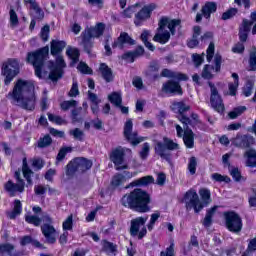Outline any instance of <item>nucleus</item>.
<instances>
[{
  "label": "nucleus",
  "instance_id": "55",
  "mask_svg": "<svg viewBox=\"0 0 256 256\" xmlns=\"http://www.w3.org/2000/svg\"><path fill=\"white\" fill-rule=\"evenodd\" d=\"M150 150H151V146L149 145V143L145 142L142 145V150L140 151L141 159H146L147 157H149V151Z\"/></svg>",
  "mask_w": 256,
  "mask_h": 256
},
{
  "label": "nucleus",
  "instance_id": "29",
  "mask_svg": "<svg viewBox=\"0 0 256 256\" xmlns=\"http://www.w3.org/2000/svg\"><path fill=\"white\" fill-rule=\"evenodd\" d=\"M65 47H67L66 41L52 40L50 46L51 55H59V53H61Z\"/></svg>",
  "mask_w": 256,
  "mask_h": 256
},
{
  "label": "nucleus",
  "instance_id": "62",
  "mask_svg": "<svg viewBox=\"0 0 256 256\" xmlns=\"http://www.w3.org/2000/svg\"><path fill=\"white\" fill-rule=\"evenodd\" d=\"M69 97H77L79 95V84L77 81H73L72 87L68 93Z\"/></svg>",
  "mask_w": 256,
  "mask_h": 256
},
{
  "label": "nucleus",
  "instance_id": "45",
  "mask_svg": "<svg viewBox=\"0 0 256 256\" xmlns=\"http://www.w3.org/2000/svg\"><path fill=\"white\" fill-rule=\"evenodd\" d=\"M25 221L26 223H30V225H34V227H39V225H41V218L37 215H26Z\"/></svg>",
  "mask_w": 256,
  "mask_h": 256
},
{
  "label": "nucleus",
  "instance_id": "50",
  "mask_svg": "<svg viewBox=\"0 0 256 256\" xmlns=\"http://www.w3.org/2000/svg\"><path fill=\"white\" fill-rule=\"evenodd\" d=\"M47 115L51 123H56V125H65V123H67L64 119L61 118V116H57L51 113H48Z\"/></svg>",
  "mask_w": 256,
  "mask_h": 256
},
{
  "label": "nucleus",
  "instance_id": "7",
  "mask_svg": "<svg viewBox=\"0 0 256 256\" xmlns=\"http://www.w3.org/2000/svg\"><path fill=\"white\" fill-rule=\"evenodd\" d=\"M19 71V61L17 59H8L6 62H4L1 72L5 77L4 85H10L11 81H13Z\"/></svg>",
  "mask_w": 256,
  "mask_h": 256
},
{
  "label": "nucleus",
  "instance_id": "47",
  "mask_svg": "<svg viewBox=\"0 0 256 256\" xmlns=\"http://www.w3.org/2000/svg\"><path fill=\"white\" fill-rule=\"evenodd\" d=\"M199 195L205 205H209V203H211V192L208 189H201L199 191Z\"/></svg>",
  "mask_w": 256,
  "mask_h": 256
},
{
  "label": "nucleus",
  "instance_id": "2",
  "mask_svg": "<svg viewBox=\"0 0 256 256\" xmlns=\"http://www.w3.org/2000/svg\"><path fill=\"white\" fill-rule=\"evenodd\" d=\"M120 203L123 207L137 211V213H149L151 211V207H149L151 196L143 189L136 188L125 194Z\"/></svg>",
  "mask_w": 256,
  "mask_h": 256
},
{
  "label": "nucleus",
  "instance_id": "21",
  "mask_svg": "<svg viewBox=\"0 0 256 256\" xmlns=\"http://www.w3.org/2000/svg\"><path fill=\"white\" fill-rule=\"evenodd\" d=\"M105 23L98 22L95 26L87 27L82 33L92 39H99L105 33Z\"/></svg>",
  "mask_w": 256,
  "mask_h": 256
},
{
  "label": "nucleus",
  "instance_id": "19",
  "mask_svg": "<svg viewBox=\"0 0 256 256\" xmlns=\"http://www.w3.org/2000/svg\"><path fill=\"white\" fill-rule=\"evenodd\" d=\"M4 189L9 193L10 197H15L17 193H23V191H25V182L23 180H19L15 184L10 180L4 184Z\"/></svg>",
  "mask_w": 256,
  "mask_h": 256
},
{
  "label": "nucleus",
  "instance_id": "8",
  "mask_svg": "<svg viewBox=\"0 0 256 256\" xmlns=\"http://www.w3.org/2000/svg\"><path fill=\"white\" fill-rule=\"evenodd\" d=\"M183 201L185 203L187 211H191V209H194L196 213H199L205 207L203 205V202L199 200V195L193 189L188 190L185 193Z\"/></svg>",
  "mask_w": 256,
  "mask_h": 256
},
{
  "label": "nucleus",
  "instance_id": "20",
  "mask_svg": "<svg viewBox=\"0 0 256 256\" xmlns=\"http://www.w3.org/2000/svg\"><path fill=\"white\" fill-rule=\"evenodd\" d=\"M215 69L211 65H205L202 71L203 79H213L212 71L215 70L216 73L221 71V55L216 54L214 57Z\"/></svg>",
  "mask_w": 256,
  "mask_h": 256
},
{
  "label": "nucleus",
  "instance_id": "48",
  "mask_svg": "<svg viewBox=\"0 0 256 256\" xmlns=\"http://www.w3.org/2000/svg\"><path fill=\"white\" fill-rule=\"evenodd\" d=\"M245 111H247V107L240 106L235 108L233 111L229 112L228 116L230 117V119H237L239 115L245 113Z\"/></svg>",
  "mask_w": 256,
  "mask_h": 256
},
{
  "label": "nucleus",
  "instance_id": "49",
  "mask_svg": "<svg viewBox=\"0 0 256 256\" xmlns=\"http://www.w3.org/2000/svg\"><path fill=\"white\" fill-rule=\"evenodd\" d=\"M70 151H71V147L61 148L56 157V165H59V163H61V161L65 159V156L67 155V153H70Z\"/></svg>",
  "mask_w": 256,
  "mask_h": 256
},
{
  "label": "nucleus",
  "instance_id": "1",
  "mask_svg": "<svg viewBox=\"0 0 256 256\" xmlns=\"http://www.w3.org/2000/svg\"><path fill=\"white\" fill-rule=\"evenodd\" d=\"M7 98L13 99L21 109L35 111L37 97L35 96V85L30 80L18 79L15 82L12 92L8 93Z\"/></svg>",
  "mask_w": 256,
  "mask_h": 256
},
{
  "label": "nucleus",
  "instance_id": "39",
  "mask_svg": "<svg viewBox=\"0 0 256 256\" xmlns=\"http://www.w3.org/2000/svg\"><path fill=\"white\" fill-rule=\"evenodd\" d=\"M66 55L71 59L72 63H79V49L77 48H67Z\"/></svg>",
  "mask_w": 256,
  "mask_h": 256
},
{
  "label": "nucleus",
  "instance_id": "14",
  "mask_svg": "<svg viewBox=\"0 0 256 256\" xmlns=\"http://www.w3.org/2000/svg\"><path fill=\"white\" fill-rule=\"evenodd\" d=\"M208 85L211 91V96H210L211 106L218 113H223V111H225V105H223V99H221V95H219V91L217 90V87H215V84H212L211 82H208Z\"/></svg>",
  "mask_w": 256,
  "mask_h": 256
},
{
  "label": "nucleus",
  "instance_id": "34",
  "mask_svg": "<svg viewBox=\"0 0 256 256\" xmlns=\"http://www.w3.org/2000/svg\"><path fill=\"white\" fill-rule=\"evenodd\" d=\"M29 244L33 245L34 247H37L38 249H45V246L41 244V242L33 239V237L23 236L20 240V245H22V247H25V245Z\"/></svg>",
  "mask_w": 256,
  "mask_h": 256
},
{
  "label": "nucleus",
  "instance_id": "15",
  "mask_svg": "<svg viewBox=\"0 0 256 256\" xmlns=\"http://www.w3.org/2000/svg\"><path fill=\"white\" fill-rule=\"evenodd\" d=\"M124 137L127 141H130L132 145H139L145 141L144 137H139L137 132H133V121L127 120L124 125Z\"/></svg>",
  "mask_w": 256,
  "mask_h": 256
},
{
  "label": "nucleus",
  "instance_id": "4",
  "mask_svg": "<svg viewBox=\"0 0 256 256\" xmlns=\"http://www.w3.org/2000/svg\"><path fill=\"white\" fill-rule=\"evenodd\" d=\"M153 143L155 154L164 159V161L171 163V151H177L179 149V144L167 136H164L162 141L154 139Z\"/></svg>",
  "mask_w": 256,
  "mask_h": 256
},
{
  "label": "nucleus",
  "instance_id": "26",
  "mask_svg": "<svg viewBox=\"0 0 256 256\" xmlns=\"http://www.w3.org/2000/svg\"><path fill=\"white\" fill-rule=\"evenodd\" d=\"M253 26V22H249V20L244 19L242 21V26L239 30V39L242 43H245L247 41V38L249 37V31H251V27Z\"/></svg>",
  "mask_w": 256,
  "mask_h": 256
},
{
  "label": "nucleus",
  "instance_id": "23",
  "mask_svg": "<svg viewBox=\"0 0 256 256\" xmlns=\"http://www.w3.org/2000/svg\"><path fill=\"white\" fill-rule=\"evenodd\" d=\"M126 43L128 45H135V40H133V38H131L127 32H122L117 40L112 44V47L113 49L117 47L118 49H124Z\"/></svg>",
  "mask_w": 256,
  "mask_h": 256
},
{
  "label": "nucleus",
  "instance_id": "54",
  "mask_svg": "<svg viewBox=\"0 0 256 256\" xmlns=\"http://www.w3.org/2000/svg\"><path fill=\"white\" fill-rule=\"evenodd\" d=\"M160 256H175V242L171 241L170 246L166 248V251H162Z\"/></svg>",
  "mask_w": 256,
  "mask_h": 256
},
{
  "label": "nucleus",
  "instance_id": "33",
  "mask_svg": "<svg viewBox=\"0 0 256 256\" xmlns=\"http://www.w3.org/2000/svg\"><path fill=\"white\" fill-rule=\"evenodd\" d=\"M81 37H82V45H83L84 51H86V53L88 54H91L93 45H95L93 38H91V36H87V34H84L83 32L81 33Z\"/></svg>",
  "mask_w": 256,
  "mask_h": 256
},
{
  "label": "nucleus",
  "instance_id": "31",
  "mask_svg": "<svg viewBox=\"0 0 256 256\" xmlns=\"http://www.w3.org/2000/svg\"><path fill=\"white\" fill-rule=\"evenodd\" d=\"M87 115V112L83 110L81 107L74 108L71 111V119L72 123H81L83 119H85V116Z\"/></svg>",
  "mask_w": 256,
  "mask_h": 256
},
{
  "label": "nucleus",
  "instance_id": "27",
  "mask_svg": "<svg viewBox=\"0 0 256 256\" xmlns=\"http://www.w3.org/2000/svg\"><path fill=\"white\" fill-rule=\"evenodd\" d=\"M160 76L166 77L168 79H177L178 81H187V79H189V77H187V75H185L183 73L172 71L170 69H163L161 71Z\"/></svg>",
  "mask_w": 256,
  "mask_h": 256
},
{
  "label": "nucleus",
  "instance_id": "11",
  "mask_svg": "<svg viewBox=\"0 0 256 256\" xmlns=\"http://www.w3.org/2000/svg\"><path fill=\"white\" fill-rule=\"evenodd\" d=\"M147 219H149V217L145 216L137 217L131 220L130 235L132 237H138V239H143V237L147 235V227H145Z\"/></svg>",
  "mask_w": 256,
  "mask_h": 256
},
{
  "label": "nucleus",
  "instance_id": "37",
  "mask_svg": "<svg viewBox=\"0 0 256 256\" xmlns=\"http://www.w3.org/2000/svg\"><path fill=\"white\" fill-rule=\"evenodd\" d=\"M215 211H217V206H214L207 210L206 216L202 222V224L207 228L211 227V223H213V215H215Z\"/></svg>",
  "mask_w": 256,
  "mask_h": 256
},
{
  "label": "nucleus",
  "instance_id": "22",
  "mask_svg": "<svg viewBox=\"0 0 256 256\" xmlns=\"http://www.w3.org/2000/svg\"><path fill=\"white\" fill-rule=\"evenodd\" d=\"M157 8V5L150 4L148 6H144L137 14H136V20L134 21L135 25L139 27L141 25V21H145V19H149L151 17V13L155 11Z\"/></svg>",
  "mask_w": 256,
  "mask_h": 256
},
{
  "label": "nucleus",
  "instance_id": "59",
  "mask_svg": "<svg viewBox=\"0 0 256 256\" xmlns=\"http://www.w3.org/2000/svg\"><path fill=\"white\" fill-rule=\"evenodd\" d=\"M237 8H230L228 11L222 14L223 21H227V19H231V17H235L237 15Z\"/></svg>",
  "mask_w": 256,
  "mask_h": 256
},
{
  "label": "nucleus",
  "instance_id": "32",
  "mask_svg": "<svg viewBox=\"0 0 256 256\" xmlns=\"http://www.w3.org/2000/svg\"><path fill=\"white\" fill-rule=\"evenodd\" d=\"M189 109H191V106L185 104V102H174L172 104V111L179 113L178 120L180 117H185L183 113L189 111Z\"/></svg>",
  "mask_w": 256,
  "mask_h": 256
},
{
  "label": "nucleus",
  "instance_id": "12",
  "mask_svg": "<svg viewBox=\"0 0 256 256\" xmlns=\"http://www.w3.org/2000/svg\"><path fill=\"white\" fill-rule=\"evenodd\" d=\"M66 64L63 56L58 55L56 57V64L52 61L48 63V68L50 69L49 79L51 81H57L63 77V69H65Z\"/></svg>",
  "mask_w": 256,
  "mask_h": 256
},
{
  "label": "nucleus",
  "instance_id": "40",
  "mask_svg": "<svg viewBox=\"0 0 256 256\" xmlns=\"http://www.w3.org/2000/svg\"><path fill=\"white\" fill-rule=\"evenodd\" d=\"M21 211H22L21 201L15 200L13 211L8 213L9 219H15L17 215H21Z\"/></svg>",
  "mask_w": 256,
  "mask_h": 256
},
{
  "label": "nucleus",
  "instance_id": "36",
  "mask_svg": "<svg viewBox=\"0 0 256 256\" xmlns=\"http://www.w3.org/2000/svg\"><path fill=\"white\" fill-rule=\"evenodd\" d=\"M244 157L247 158V167H256V150L250 149L244 153Z\"/></svg>",
  "mask_w": 256,
  "mask_h": 256
},
{
  "label": "nucleus",
  "instance_id": "43",
  "mask_svg": "<svg viewBox=\"0 0 256 256\" xmlns=\"http://www.w3.org/2000/svg\"><path fill=\"white\" fill-rule=\"evenodd\" d=\"M78 105L77 100H67L60 104L62 111H69V109H75Z\"/></svg>",
  "mask_w": 256,
  "mask_h": 256
},
{
  "label": "nucleus",
  "instance_id": "53",
  "mask_svg": "<svg viewBox=\"0 0 256 256\" xmlns=\"http://www.w3.org/2000/svg\"><path fill=\"white\" fill-rule=\"evenodd\" d=\"M212 179L214 181H217L218 183H229V181H231V178H229L228 176H223L219 173L212 174Z\"/></svg>",
  "mask_w": 256,
  "mask_h": 256
},
{
  "label": "nucleus",
  "instance_id": "28",
  "mask_svg": "<svg viewBox=\"0 0 256 256\" xmlns=\"http://www.w3.org/2000/svg\"><path fill=\"white\" fill-rule=\"evenodd\" d=\"M153 183H155V178H153V176L148 175L137 180H134L132 183L129 184V186L126 187V189H129V187H145Z\"/></svg>",
  "mask_w": 256,
  "mask_h": 256
},
{
  "label": "nucleus",
  "instance_id": "18",
  "mask_svg": "<svg viewBox=\"0 0 256 256\" xmlns=\"http://www.w3.org/2000/svg\"><path fill=\"white\" fill-rule=\"evenodd\" d=\"M161 91L162 93H166V95H183L181 84L173 80H168L163 83Z\"/></svg>",
  "mask_w": 256,
  "mask_h": 256
},
{
  "label": "nucleus",
  "instance_id": "44",
  "mask_svg": "<svg viewBox=\"0 0 256 256\" xmlns=\"http://www.w3.org/2000/svg\"><path fill=\"white\" fill-rule=\"evenodd\" d=\"M53 143V139H51V136L45 135L43 138H40L38 140V147L39 149H45V147H49Z\"/></svg>",
  "mask_w": 256,
  "mask_h": 256
},
{
  "label": "nucleus",
  "instance_id": "57",
  "mask_svg": "<svg viewBox=\"0 0 256 256\" xmlns=\"http://www.w3.org/2000/svg\"><path fill=\"white\" fill-rule=\"evenodd\" d=\"M136 7H140V4L136 3L135 5L128 7L126 10L123 11V16L127 17V18L133 17V13H135V11H137V10H135Z\"/></svg>",
  "mask_w": 256,
  "mask_h": 256
},
{
  "label": "nucleus",
  "instance_id": "30",
  "mask_svg": "<svg viewBox=\"0 0 256 256\" xmlns=\"http://www.w3.org/2000/svg\"><path fill=\"white\" fill-rule=\"evenodd\" d=\"M217 11V3L216 2H206L201 9L203 17L205 19H210L211 14Z\"/></svg>",
  "mask_w": 256,
  "mask_h": 256
},
{
  "label": "nucleus",
  "instance_id": "16",
  "mask_svg": "<svg viewBox=\"0 0 256 256\" xmlns=\"http://www.w3.org/2000/svg\"><path fill=\"white\" fill-rule=\"evenodd\" d=\"M231 143L239 149H248V147L255 144V138L251 135L237 134L236 137L231 139Z\"/></svg>",
  "mask_w": 256,
  "mask_h": 256
},
{
  "label": "nucleus",
  "instance_id": "63",
  "mask_svg": "<svg viewBox=\"0 0 256 256\" xmlns=\"http://www.w3.org/2000/svg\"><path fill=\"white\" fill-rule=\"evenodd\" d=\"M49 31H50L49 25H45V26L41 29L40 36H41V39H42L43 41H49Z\"/></svg>",
  "mask_w": 256,
  "mask_h": 256
},
{
  "label": "nucleus",
  "instance_id": "17",
  "mask_svg": "<svg viewBox=\"0 0 256 256\" xmlns=\"http://www.w3.org/2000/svg\"><path fill=\"white\" fill-rule=\"evenodd\" d=\"M41 232L42 235H44L46 239V243L49 245H55L57 243V229H55V226L53 224H43L41 226Z\"/></svg>",
  "mask_w": 256,
  "mask_h": 256
},
{
  "label": "nucleus",
  "instance_id": "38",
  "mask_svg": "<svg viewBox=\"0 0 256 256\" xmlns=\"http://www.w3.org/2000/svg\"><path fill=\"white\" fill-rule=\"evenodd\" d=\"M108 101H110V103H112V105H115L116 107H121L123 103V98L121 97V93L113 92L108 95Z\"/></svg>",
  "mask_w": 256,
  "mask_h": 256
},
{
  "label": "nucleus",
  "instance_id": "46",
  "mask_svg": "<svg viewBox=\"0 0 256 256\" xmlns=\"http://www.w3.org/2000/svg\"><path fill=\"white\" fill-rule=\"evenodd\" d=\"M69 134L77 141H83V139H85V132L79 128L70 130Z\"/></svg>",
  "mask_w": 256,
  "mask_h": 256
},
{
  "label": "nucleus",
  "instance_id": "58",
  "mask_svg": "<svg viewBox=\"0 0 256 256\" xmlns=\"http://www.w3.org/2000/svg\"><path fill=\"white\" fill-rule=\"evenodd\" d=\"M161 217V214L159 213H153L151 215L150 221L147 225L149 231H153V227L155 226V223H157V220Z\"/></svg>",
  "mask_w": 256,
  "mask_h": 256
},
{
  "label": "nucleus",
  "instance_id": "42",
  "mask_svg": "<svg viewBox=\"0 0 256 256\" xmlns=\"http://www.w3.org/2000/svg\"><path fill=\"white\" fill-rule=\"evenodd\" d=\"M30 9H33L35 13V19H43L44 17L43 10H41V8L39 7V4H37L35 0H32V2H30Z\"/></svg>",
  "mask_w": 256,
  "mask_h": 256
},
{
  "label": "nucleus",
  "instance_id": "13",
  "mask_svg": "<svg viewBox=\"0 0 256 256\" xmlns=\"http://www.w3.org/2000/svg\"><path fill=\"white\" fill-rule=\"evenodd\" d=\"M179 121L184 125V144L186 145L187 149H193V147H195V134L193 133V130L189 129V125H191V119L187 116H182L179 118Z\"/></svg>",
  "mask_w": 256,
  "mask_h": 256
},
{
  "label": "nucleus",
  "instance_id": "3",
  "mask_svg": "<svg viewBox=\"0 0 256 256\" xmlns=\"http://www.w3.org/2000/svg\"><path fill=\"white\" fill-rule=\"evenodd\" d=\"M181 25V20L162 17L158 22L157 33L153 37V41L165 45L171 39V35H175V29Z\"/></svg>",
  "mask_w": 256,
  "mask_h": 256
},
{
  "label": "nucleus",
  "instance_id": "5",
  "mask_svg": "<svg viewBox=\"0 0 256 256\" xmlns=\"http://www.w3.org/2000/svg\"><path fill=\"white\" fill-rule=\"evenodd\" d=\"M47 57H49V46L40 48L35 52L28 53L27 62L33 65L36 77L41 78V69H43V65L45 61H47Z\"/></svg>",
  "mask_w": 256,
  "mask_h": 256
},
{
  "label": "nucleus",
  "instance_id": "52",
  "mask_svg": "<svg viewBox=\"0 0 256 256\" xmlns=\"http://www.w3.org/2000/svg\"><path fill=\"white\" fill-rule=\"evenodd\" d=\"M63 231H71L73 229V215L67 217L62 224Z\"/></svg>",
  "mask_w": 256,
  "mask_h": 256
},
{
  "label": "nucleus",
  "instance_id": "25",
  "mask_svg": "<svg viewBox=\"0 0 256 256\" xmlns=\"http://www.w3.org/2000/svg\"><path fill=\"white\" fill-rule=\"evenodd\" d=\"M15 251V246L11 243H2L0 244V256H24L25 253L23 251L16 252Z\"/></svg>",
  "mask_w": 256,
  "mask_h": 256
},
{
  "label": "nucleus",
  "instance_id": "41",
  "mask_svg": "<svg viewBox=\"0 0 256 256\" xmlns=\"http://www.w3.org/2000/svg\"><path fill=\"white\" fill-rule=\"evenodd\" d=\"M30 9H33L35 13V19H43L44 17L43 10H41V8L39 7V4H37L35 0H32V2H30Z\"/></svg>",
  "mask_w": 256,
  "mask_h": 256
},
{
  "label": "nucleus",
  "instance_id": "60",
  "mask_svg": "<svg viewBox=\"0 0 256 256\" xmlns=\"http://www.w3.org/2000/svg\"><path fill=\"white\" fill-rule=\"evenodd\" d=\"M204 57H205V53H202V55L193 54L192 55V60H193L194 65L196 67H199L200 65H202L203 61H204Z\"/></svg>",
  "mask_w": 256,
  "mask_h": 256
},
{
  "label": "nucleus",
  "instance_id": "56",
  "mask_svg": "<svg viewBox=\"0 0 256 256\" xmlns=\"http://www.w3.org/2000/svg\"><path fill=\"white\" fill-rule=\"evenodd\" d=\"M123 183H125V180L123 179V174H116L111 182L113 187H119V185H123Z\"/></svg>",
  "mask_w": 256,
  "mask_h": 256
},
{
  "label": "nucleus",
  "instance_id": "6",
  "mask_svg": "<svg viewBox=\"0 0 256 256\" xmlns=\"http://www.w3.org/2000/svg\"><path fill=\"white\" fill-rule=\"evenodd\" d=\"M93 167V161L87 158H75L70 161L66 166L67 177H73L75 173H85Z\"/></svg>",
  "mask_w": 256,
  "mask_h": 256
},
{
  "label": "nucleus",
  "instance_id": "24",
  "mask_svg": "<svg viewBox=\"0 0 256 256\" xmlns=\"http://www.w3.org/2000/svg\"><path fill=\"white\" fill-rule=\"evenodd\" d=\"M99 75L106 83H111L115 79L113 70L105 63H101L98 69Z\"/></svg>",
  "mask_w": 256,
  "mask_h": 256
},
{
  "label": "nucleus",
  "instance_id": "10",
  "mask_svg": "<svg viewBox=\"0 0 256 256\" xmlns=\"http://www.w3.org/2000/svg\"><path fill=\"white\" fill-rule=\"evenodd\" d=\"M126 152L131 153V149L123 148L120 146L112 150L110 154V161L114 163L116 171H123V169H129V165L127 164L123 165Z\"/></svg>",
  "mask_w": 256,
  "mask_h": 256
},
{
  "label": "nucleus",
  "instance_id": "35",
  "mask_svg": "<svg viewBox=\"0 0 256 256\" xmlns=\"http://www.w3.org/2000/svg\"><path fill=\"white\" fill-rule=\"evenodd\" d=\"M22 173L28 185L30 186L33 185V180L31 179V175H33V171L31 170V168H29V165L27 164V158L23 159Z\"/></svg>",
  "mask_w": 256,
  "mask_h": 256
},
{
  "label": "nucleus",
  "instance_id": "64",
  "mask_svg": "<svg viewBox=\"0 0 256 256\" xmlns=\"http://www.w3.org/2000/svg\"><path fill=\"white\" fill-rule=\"evenodd\" d=\"M246 251L247 253H253V251H256V237L249 241Z\"/></svg>",
  "mask_w": 256,
  "mask_h": 256
},
{
  "label": "nucleus",
  "instance_id": "9",
  "mask_svg": "<svg viewBox=\"0 0 256 256\" xmlns=\"http://www.w3.org/2000/svg\"><path fill=\"white\" fill-rule=\"evenodd\" d=\"M224 219L228 231H231V233H241V230L243 229V220L239 214L235 212H225Z\"/></svg>",
  "mask_w": 256,
  "mask_h": 256
},
{
  "label": "nucleus",
  "instance_id": "51",
  "mask_svg": "<svg viewBox=\"0 0 256 256\" xmlns=\"http://www.w3.org/2000/svg\"><path fill=\"white\" fill-rule=\"evenodd\" d=\"M188 171L192 174L195 175L196 171H197V158L195 156H192L189 159V163H188Z\"/></svg>",
  "mask_w": 256,
  "mask_h": 256
},
{
  "label": "nucleus",
  "instance_id": "61",
  "mask_svg": "<svg viewBox=\"0 0 256 256\" xmlns=\"http://www.w3.org/2000/svg\"><path fill=\"white\" fill-rule=\"evenodd\" d=\"M249 65L252 71H256V49L250 52Z\"/></svg>",
  "mask_w": 256,
  "mask_h": 256
}]
</instances>
